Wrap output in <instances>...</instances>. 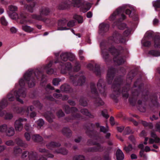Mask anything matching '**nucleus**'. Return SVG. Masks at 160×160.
I'll return each instance as SVG.
<instances>
[{"mask_svg":"<svg viewBox=\"0 0 160 160\" xmlns=\"http://www.w3.org/2000/svg\"><path fill=\"white\" fill-rule=\"evenodd\" d=\"M91 92L93 95L91 97L94 100L93 101V105L96 107L102 106L104 104V102L98 97V93L96 89L94 83H91L90 85Z\"/></svg>","mask_w":160,"mask_h":160,"instance_id":"f257e3e1","label":"nucleus"},{"mask_svg":"<svg viewBox=\"0 0 160 160\" xmlns=\"http://www.w3.org/2000/svg\"><path fill=\"white\" fill-rule=\"evenodd\" d=\"M19 84L22 88L19 89L18 91H15L14 94L16 97L17 100L21 103L23 104V102L21 98H25L26 95V89L23 88L25 84L24 80L23 79L20 80L19 82Z\"/></svg>","mask_w":160,"mask_h":160,"instance_id":"f03ea898","label":"nucleus"},{"mask_svg":"<svg viewBox=\"0 0 160 160\" xmlns=\"http://www.w3.org/2000/svg\"><path fill=\"white\" fill-rule=\"evenodd\" d=\"M69 75L70 81L75 86H82L85 82V78L83 76H80L75 73L72 74L70 72H69Z\"/></svg>","mask_w":160,"mask_h":160,"instance_id":"7ed1b4c3","label":"nucleus"},{"mask_svg":"<svg viewBox=\"0 0 160 160\" xmlns=\"http://www.w3.org/2000/svg\"><path fill=\"white\" fill-rule=\"evenodd\" d=\"M62 108L64 110L65 112L67 114H68L71 112L72 113V115L70 118H66L68 121L70 120H73L80 118L81 116L79 113L75 114V113L78 111V109L76 107H73L70 108L68 105H63L62 107Z\"/></svg>","mask_w":160,"mask_h":160,"instance_id":"20e7f679","label":"nucleus"},{"mask_svg":"<svg viewBox=\"0 0 160 160\" xmlns=\"http://www.w3.org/2000/svg\"><path fill=\"white\" fill-rule=\"evenodd\" d=\"M122 80L121 77L116 78L112 85V88L113 90V94L117 97L120 93V86L122 83Z\"/></svg>","mask_w":160,"mask_h":160,"instance_id":"39448f33","label":"nucleus"},{"mask_svg":"<svg viewBox=\"0 0 160 160\" xmlns=\"http://www.w3.org/2000/svg\"><path fill=\"white\" fill-rule=\"evenodd\" d=\"M109 51L114 56L113 61L115 64L120 65L124 63V60L123 58L122 57L119 56V52L114 47L112 46L109 48Z\"/></svg>","mask_w":160,"mask_h":160,"instance_id":"423d86ee","label":"nucleus"},{"mask_svg":"<svg viewBox=\"0 0 160 160\" xmlns=\"http://www.w3.org/2000/svg\"><path fill=\"white\" fill-rule=\"evenodd\" d=\"M110 39L116 43H121L123 44H125L127 41L126 37L124 36H121L116 31H115L113 33L112 36L110 38Z\"/></svg>","mask_w":160,"mask_h":160,"instance_id":"0eeeda50","label":"nucleus"},{"mask_svg":"<svg viewBox=\"0 0 160 160\" xmlns=\"http://www.w3.org/2000/svg\"><path fill=\"white\" fill-rule=\"evenodd\" d=\"M32 71H28L24 75V78L27 81L28 86L30 88L34 87L35 85V80L32 76Z\"/></svg>","mask_w":160,"mask_h":160,"instance_id":"6e6552de","label":"nucleus"},{"mask_svg":"<svg viewBox=\"0 0 160 160\" xmlns=\"http://www.w3.org/2000/svg\"><path fill=\"white\" fill-rule=\"evenodd\" d=\"M36 156L37 153L35 152L25 151L22 153L21 158L23 160H26L27 158H29V160H32Z\"/></svg>","mask_w":160,"mask_h":160,"instance_id":"1a4fd4ad","label":"nucleus"},{"mask_svg":"<svg viewBox=\"0 0 160 160\" xmlns=\"http://www.w3.org/2000/svg\"><path fill=\"white\" fill-rule=\"evenodd\" d=\"M124 8L123 7H120L118 8L111 15L110 19L111 20H113L117 17L120 14H121V17L122 20L125 19L126 18V16L122 13L123 11Z\"/></svg>","mask_w":160,"mask_h":160,"instance_id":"9d476101","label":"nucleus"},{"mask_svg":"<svg viewBox=\"0 0 160 160\" xmlns=\"http://www.w3.org/2000/svg\"><path fill=\"white\" fill-rule=\"evenodd\" d=\"M27 121V119L26 118H20L17 120L14 123V127L15 130L16 131H21L23 128V125L22 122Z\"/></svg>","mask_w":160,"mask_h":160,"instance_id":"9b49d317","label":"nucleus"},{"mask_svg":"<svg viewBox=\"0 0 160 160\" xmlns=\"http://www.w3.org/2000/svg\"><path fill=\"white\" fill-rule=\"evenodd\" d=\"M115 72L114 69L111 68L108 70L107 74V81L108 84H110L112 82Z\"/></svg>","mask_w":160,"mask_h":160,"instance_id":"f8f14e48","label":"nucleus"},{"mask_svg":"<svg viewBox=\"0 0 160 160\" xmlns=\"http://www.w3.org/2000/svg\"><path fill=\"white\" fill-rule=\"evenodd\" d=\"M71 2L69 1H66L60 3L57 6V8L60 10H64L70 7Z\"/></svg>","mask_w":160,"mask_h":160,"instance_id":"ddd939ff","label":"nucleus"},{"mask_svg":"<svg viewBox=\"0 0 160 160\" xmlns=\"http://www.w3.org/2000/svg\"><path fill=\"white\" fill-rule=\"evenodd\" d=\"M61 65V72L63 74L66 73L67 71H70L72 69L71 63L69 62H67L64 64L62 63Z\"/></svg>","mask_w":160,"mask_h":160,"instance_id":"4468645a","label":"nucleus"},{"mask_svg":"<svg viewBox=\"0 0 160 160\" xmlns=\"http://www.w3.org/2000/svg\"><path fill=\"white\" fill-rule=\"evenodd\" d=\"M14 111L18 113L23 114L25 112L28 115L29 114V107L27 106L19 107H16L14 109Z\"/></svg>","mask_w":160,"mask_h":160,"instance_id":"2eb2a0df","label":"nucleus"},{"mask_svg":"<svg viewBox=\"0 0 160 160\" xmlns=\"http://www.w3.org/2000/svg\"><path fill=\"white\" fill-rule=\"evenodd\" d=\"M67 22V21L65 19L59 20L58 23V30H63L68 29L66 27H64Z\"/></svg>","mask_w":160,"mask_h":160,"instance_id":"dca6fc26","label":"nucleus"},{"mask_svg":"<svg viewBox=\"0 0 160 160\" xmlns=\"http://www.w3.org/2000/svg\"><path fill=\"white\" fill-rule=\"evenodd\" d=\"M34 74L36 76L38 79L39 77H42L41 82L40 84L42 86L44 85L46 82V79H44V76L43 75L42 73L39 70L37 69L35 70Z\"/></svg>","mask_w":160,"mask_h":160,"instance_id":"f3484780","label":"nucleus"},{"mask_svg":"<svg viewBox=\"0 0 160 160\" xmlns=\"http://www.w3.org/2000/svg\"><path fill=\"white\" fill-rule=\"evenodd\" d=\"M98 88L101 93H104L105 92V83L103 80L102 79H100L97 84Z\"/></svg>","mask_w":160,"mask_h":160,"instance_id":"a211bd4d","label":"nucleus"},{"mask_svg":"<svg viewBox=\"0 0 160 160\" xmlns=\"http://www.w3.org/2000/svg\"><path fill=\"white\" fill-rule=\"evenodd\" d=\"M43 116L50 123L53 122V120L55 118L54 115L50 112H48L45 113L44 114Z\"/></svg>","mask_w":160,"mask_h":160,"instance_id":"6ab92c4d","label":"nucleus"},{"mask_svg":"<svg viewBox=\"0 0 160 160\" xmlns=\"http://www.w3.org/2000/svg\"><path fill=\"white\" fill-rule=\"evenodd\" d=\"M60 144L58 142H51L46 145V147L50 149H52L56 147H58L60 146Z\"/></svg>","mask_w":160,"mask_h":160,"instance_id":"aec40b11","label":"nucleus"},{"mask_svg":"<svg viewBox=\"0 0 160 160\" xmlns=\"http://www.w3.org/2000/svg\"><path fill=\"white\" fill-rule=\"evenodd\" d=\"M100 32L101 33L107 32L109 30V25L108 24L105 23L101 24L99 27Z\"/></svg>","mask_w":160,"mask_h":160,"instance_id":"412c9836","label":"nucleus"},{"mask_svg":"<svg viewBox=\"0 0 160 160\" xmlns=\"http://www.w3.org/2000/svg\"><path fill=\"white\" fill-rule=\"evenodd\" d=\"M62 134L67 137H70L72 135L71 130L68 128H64L62 130Z\"/></svg>","mask_w":160,"mask_h":160,"instance_id":"4be33fe9","label":"nucleus"},{"mask_svg":"<svg viewBox=\"0 0 160 160\" xmlns=\"http://www.w3.org/2000/svg\"><path fill=\"white\" fill-rule=\"evenodd\" d=\"M36 4V2H33L30 5L25 4L24 8L26 9H27L28 11L32 13L33 12V8Z\"/></svg>","mask_w":160,"mask_h":160,"instance_id":"5701e85b","label":"nucleus"},{"mask_svg":"<svg viewBox=\"0 0 160 160\" xmlns=\"http://www.w3.org/2000/svg\"><path fill=\"white\" fill-rule=\"evenodd\" d=\"M50 12L49 9L47 7H42L39 9V13L42 16H46Z\"/></svg>","mask_w":160,"mask_h":160,"instance_id":"b1692460","label":"nucleus"},{"mask_svg":"<svg viewBox=\"0 0 160 160\" xmlns=\"http://www.w3.org/2000/svg\"><path fill=\"white\" fill-rule=\"evenodd\" d=\"M52 62L50 61L45 66L44 68V69L46 71L48 74H51L53 73L54 70L52 68H49L52 65Z\"/></svg>","mask_w":160,"mask_h":160,"instance_id":"393cba45","label":"nucleus"},{"mask_svg":"<svg viewBox=\"0 0 160 160\" xmlns=\"http://www.w3.org/2000/svg\"><path fill=\"white\" fill-rule=\"evenodd\" d=\"M132 92L133 97L132 98H131L130 99L129 102L132 105L134 106L136 104V101L135 100L133 101V99L135 96H138L139 92L137 90L133 91V89L132 90Z\"/></svg>","mask_w":160,"mask_h":160,"instance_id":"a878e982","label":"nucleus"},{"mask_svg":"<svg viewBox=\"0 0 160 160\" xmlns=\"http://www.w3.org/2000/svg\"><path fill=\"white\" fill-rule=\"evenodd\" d=\"M74 7L79 8L84 4L83 0H73L71 3Z\"/></svg>","mask_w":160,"mask_h":160,"instance_id":"bb28decb","label":"nucleus"},{"mask_svg":"<svg viewBox=\"0 0 160 160\" xmlns=\"http://www.w3.org/2000/svg\"><path fill=\"white\" fill-rule=\"evenodd\" d=\"M32 139L35 142H40L43 140L42 137L39 134H37L33 135L32 136Z\"/></svg>","mask_w":160,"mask_h":160,"instance_id":"cd10ccee","label":"nucleus"},{"mask_svg":"<svg viewBox=\"0 0 160 160\" xmlns=\"http://www.w3.org/2000/svg\"><path fill=\"white\" fill-rule=\"evenodd\" d=\"M117 160H122L124 158V155L122 151L120 149H118L116 154Z\"/></svg>","mask_w":160,"mask_h":160,"instance_id":"c85d7f7f","label":"nucleus"},{"mask_svg":"<svg viewBox=\"0 0 160 160\" xmlns=\"http://www.w3.org/2000/svg\"><path fill=\"white\" fill-rule=\"evenodd\" d=\"M72 56V54L70 53L67 52H62L60 55L61 59L64 61H66L69 57Z\"/></svg>","mask_w":160,"mask_h":160,"instance_id":"c756f323","label":"nucleus"},{"mask_svg":"<svg viewBox=\"0 0 160 160\" xmlns=\"http://www.w3.org/2000/svg\"><path fill=\"white\" fill-rule=\"evenodd\" d=\"M15 141L18 145L20 146L26 148L28 146V145L24 141H23L20 138H16Z\"/></svg>","mask_w":160,"mask_h":160,"instance_id":"7c9ffc66","label":"nucleus"},{"mask_svg":"<svg viewBox=\"0 0 160 160\" xmlns=\"http://www.w3.org/2000/svg\"><path fill=\"white\" fill-rule=\"evenodd\" d=\"M31 17L33 19L39 21H43L44 22H45L47 19L46 18H43L42 15L40 14L39 15L33 14L32 15Z\"/></svg>","mask_w":160,"mask_h":160,"instance_id":"2f4dec72","label":"nucleus"},{"mask_svg":"<svg viewBox=\"0 0 160 160\" xmlns=\"http://www.w3.org/2000/svg\"><path fill=\"white\" fill-rule=\"evenodd\" d=\"M80 112L83 114L88 116L91 118H93L94 117V116L91 114L90 112L87 109H82L80 110Z\"/></svg>","mask_w":160,"mask_h":160,"instance_id":"473e14b6","label":"nucleus"},{"mask_svg":"<svg viewBox=\"0 0 160 160\" xmlns=\"http://www.w3.org/2000/svg\"><path fill=\"white\" fill-rule=\"evenodd\" d=\"M102 54L106 62H109L111 61V59L110 58L108 54L105 52V50L102 51Z\"/></svg>","mask_w":160,"mask_h":160,"instance_id":"72a5a7b5","label":"nucleus"},{"mask_svg":"<svg viewBox=\"0 0 160 160\" xmlns=\"http://www.w3.org/2000/svg\"><path fill=\"white\" fill-rule=\"evenodd\" d=\"M154 47L155 48H160V37L158 36H155L154 39Z\"/></svg>","mask_w":160,"mask_h":160,"instance_id":"f704fd0d","label":"nucleus"},{"mask_svg":"<svg viewBox=\"0 0 160 160\" xmlns=\"http://www.w3.org/2000/svg\"><path fill=\"white\" fill-rule=\"evenodd\" d=\"M6 132V135L8 137H11L13 136L15 133V131L14 128L12 127H10L7 130Z\"/></svg>","mask_w":160,"mask_h":160,"instance_id":"c9c22d12","label":"nucleus"},{"mask_svg":"<svg viewBox=\"0 0 160 160\" xmlns=\"http://www.w3.org/2000/svg\"><path fill=\"white\" fill-rule=\"evenodd\" d=\"M70 89L71 88L70 86L66 84L62 85L60 87V89L62 92L69 91Z\"/></svg>","mask_w":160,"mask_h":160,"instance_id":"e433bc0d","label":"nucleus"},{"mask_svg":"<svg viewBox=\"0 0 160 160\" xmlns=\"http://www.w3.org/2000/svg\"><path fill=\"white\" fill-rule=\"evenodd\" d=\"M141 123L144 127H148L149 128L152 129L153 127L152 124L151 122H148L145 121L141 120Z\"/></svg>","mask_w":160,"mask_h":160,"instance_id":"4c0bfd02","label":"nucleus"},{"mask_svg":"<svg viewBox=\"0 0 160 160\" xmlns=\"http://www.w3.org/2000/svg\"><path fill=\"white\" fill-rule=\"evenodd\" d=\"M153 32L152 31L147 32L145 35V38L147 39H149L154 37Z\"/></svg>","mask_w":160,"mask_h":160,"instance_id":"58836bf2","label":"nucleus"},{"mask_svg":"<svg viewBox=\"0 0 160 160\" xmlns=\"http://www.w3.org/2000/svg\"><path fill=\"white\" fill-rule=\"evenodd\" d=\"M94 72L97 76H100L101 74L100 67L99 65L96 64L95 65Z\"/></svg>","mask_w":160,"mask_h":160,"instance_id":"ea45409f","label":"nucleus"},{"mask_svg":"<svg viewBox=\"0 0 160 160\" xmlns=\"http://www.w3.org/2000/svg\"><path fill=\"white\" fill-rule=\"evenodd\" d=\"M132 146L131 144H129L128 146L125 145L123 148V150L127 153L132 151Z\"/></svg>","mask_w":160,"mask_h":160,"instance_id":"a19ab883","label":"nucleus"},{"mask_svg":"<svg viewBox=\"0 0 160 160\" xmlns=\"http://www.w3.org/2000/svg\"><path fill=\"white\" fill-rule=\"evenodd\" d=\"M125 87H124L122 90V94L123 96L126 98H128V94L127 93V91L129 89V87L128 86L126 89L125 88Z\"/></svg>","mask_w":160,"mask_h":160,"instance_id":"79ce46f5","label":"nucleus"},{"mask_svg":"<svg viewBox=\"0 0 160 160\" xmlns=\"http://www.w3.org/2000/svg\"><path fill=\"white\" fill-rule=\"evenodd\" d=\"M83 5L85 6V7L84 9V10L82 11V12H85L90 9L91 7L92 4L90 3L86 2L84 3Z\"/></svg>","mask_w":160,"mask_h":160,"instance_id":"37998d69","label":"nucleus"},{"mask_svg":"<svg viewBox=\"0 0 160 160\" xmlns=\"http://www.w3.org/2000/svg\"><path fill=\"white\" fill-rule=\"evenodd\" d=\"M55 152L58 153H61L63 155H66L68 153V151L64 148H62L56 150Z\"/></svg>","mask_w":160,"mask_h":160,"instance_id":"c03bdc74","label":"nucleus"},{"mask_svg":"<svg viewBox=\"0 0 160 160\" xmlns=\"http://www.w3.org/2000/svg\"><path fill=\"white\" fill-rule=\"evenodd\" d=\"M79 102L80 104L84 107L88 105V103L86 101V99L84 97H81Z\"/></svg>","mask_w":160,"mask_h":160,"instance_id":"a18cd8bd","label":"nucleus"},{"mask_svg":"<svg viewBox=\"0 0 160 160\" xmlns=\"http://www.w3.org/2000/svg\"><path fill=\"white\" fill-rule=\"evenodd\" d=\"M8 9L10 11L14 12L18 11V7L15 5H10L8 6Z\"/></svg>","mask_w":160,"mask_h":160,"instance_id":"49530a36","label":"nucleus"},{"mask_svg":"<svg viewBox=\"0 0 160 160\" xmlns=\"http://www.w3.org/2000/svg\"><path fill=\"white\" fill-rule=\"evenodd\" d=\"M22 28L23 30L25 31V32H31L33 30V28H31L30 27L27 25L23 26H22Z\"/></svg>","mask_w":160,"mask_h":160,"instance_id":"de8ad7c7","label":"nucleus"},{"mask_svg":"<svg viewBox=\"0 0 160 160\" xmlns=\"http://www.w3.org/2000/svg\"><path fill=\"white\" fill-rule=\"evenodd\" d=\"M149 53L154 56H160V52L156 50H151L149 51Z\"/></svg>","mask_w":160,"mask_h":160,"instance_id":"09e8293b","label":"nucleus"},{"mask_svg":"<svg viewBox=\"0 0 160 160\" xmlns=\"http://www.w3.org/2000/svg\"><path fill=\"white\" fill-rule=\"evenodd\" d=\"M133 74L132 72H130L128 74L127 78V81L130 83L131 82L132 80V79L133 77Z\"/></svg>","mask_w":160,"mask_h":160,"instance_id":"8fccbe9b","label":"nucleus"},{"mask_svg":"<svg viewBox=\"0 0 160 160\" xmlns=\"http://www.w3.org/2000/svg\"><path fill=\"white\" fill-rule=\"evenodd\" d=\"M33 103L35 106L40 109H41L42 107V105L39 101H34L33 102Z\"/></svg>","mask_w":160,"mask_h":160,"instance_id":"3c124183","label":"nucleus"},{"mask_svg":"<svg viewBox=\"0 0 160 160\" xmlns=\"http://www.w3.org/2000/svg\"><path fill=\"white\" fill-rule=\"evenodd\" d=\"M74 18L77 20L78 23H81L83 22V18L82 17L76 15L74 16Z\"/></svg>","mask_w":160,"mask_h":160,"instance_id":"603ef678","label":"nucleus"},{"mask_svg":"<svg viewBox=\"0 0 160 160\" xmlns=\"http://www.w3.org/2000/svg\"><path fill=\"white\" fill-rule=\"evenodd\" d=\"M7 129L8 128L7 125L3 124L0 126V132H6Z\"/></svg>","mask_w":160,"mask_h":160,"instance_id":"864d4df0","label":"nucleus"},{"mask_svg":"<svg viewBox=\"0 0 160 160\" xmlns=\"http://www.w3.org/2000/svg\"><path fill=\"white\" fill-rule=\"evenodd\" d=\"M80 64L78 62H76L75 63V66L73 70L74 72H78L80 69Z\"/></svg>","mask_w":160,"mask_h":160,"instance_id":"5fc2aeb1","label":"nucleus"},{"mask_svg":"<svg viewBox=\"0 0 160 160\" xmlns=\"http://www.w3.org/2000/svg\"><path fill=\"white\" fill-rule=\"evenodd\" d=\"M153 6L155 8L156 10L157 8H160V0H157L153 3Z\"/></svg>","mask_w":160,"mask_h":160,"instance_id":"6e6d98bb","label":"nucleus"},{"mask_svg":"<svg viewBox=\"0 0 160 160\" xmlns=\"http://www.w3.org/2000/svg\"><path fill=\"white\" fill-rule=\"evenodd\" d=\"M57 116L58 118L63 117L65 114L63 112L61 109L59 110L56 113Z\"/></svg>","mask_w":160,"mask_h":160,"instance_id":"4d7b16f0","label":"nucleus"},{"mask_svg":"<svg viewBox=\"0 0 160 160\" xmlns=\"http://www.w3.org/2000/svg\"><path fill=\"white\" fill-rule=\"evenodd\" d=\"M22 152L21 148L18 147H15L14 148V153L15 154H17L21 153Z\"/></svg>","mask_w":160,"mask_h":160,"instance_id":"13d9d810","label":"nucleus"},{"mask_svg":"<svg viewBox=\"0 0 160 160\" xmlns=\"http://www.w3.org/2000/svg\"><path fill=\"white\" fill-rule=\"evenodd\" d=\"M73 160H85L84 157L82 155H77L73 157Z\"/></svg>","mask_w":160,"mask_h":160,"instance_id":"bf43d9fd","label":"nucleus"},{"mask_svg":"<svg viewBox=\"0 0 160 160\" xmlns=\"http://www.w3.org/2000/svg\"><path fill=\"white\" fill-rule=\"evenodd\" d=\"M7 98L10 101H13L15 99L14 95L12 93H9L7 95Z\"/></svg>","mask_w":160,"mask_h":160,"instance_id":"052dcab7","label":"nucleus"},{"mask_svg":"<svg viewBox=\"0 0 160 160\" xmlns=\"http://www.w3.org/2000/svg\"><path fill=\"white\" fill-rule=\"evenodd\" d=\"M37 123L38 126L42 127L44 124V120L42 119H40L37 122Z\"/></svg>","mask_w":160,"mask_h":160,"instance_id":"680f3d73","label":"nucleus"},{"mask_svg":"<svg viewBox=\"0 0 160 160\" xmlns=\"http://www.w3.org/2000/svg\"><path fill=\"white\" fill-rule=\"evenodd\" d=\"M126 25L125 23H120L118 25V28L120 30H123L126 28Z\"/></svg>","mask_w":160,"mask_h":160,"instance_id":"e2e57ef3","label":"nucleus"},{"mask_svg":"<svg viewBox=\"0 0 160 160\" xmlns=\"http://www.w3.org/2000/svg\"><path fill=\"white\" fill-rule=\"evenodd\" d=\"M131 132V130L129 127H127L125 129L123 133V135H125L127 134H128Z\"/></svg>","mask_w":160,"mask_h":160,"instance_id":"0e129e2a","label":"nucleus"},{"mask_svg":"<svg viewBox=\"0 0 160 160\" xmlns=\"http://www.w3.org/2000/svg\"><path fill=\"white\" fill-rule=\"evenodd\" d=\"M74 24L75 22L74 20H71L69 21L68 23L67 22V26L69 28H71L74 26Z\"/></svg>","mask_w":160,"mask_h":160,"instance_id":"69168bd1","label":"nucleus"},{"mask_svg":"<svg viewBox=\"0 0 160 160\" xmlns=\"http://www.w3.org/2000/svg\"><path fill=\"white\" fill-rule=\"evenodd\" d=\"M139 154L141 157H142L144 159H147L146 154L144 153V151L143 150H142L140 151Z\"/></svg>","mask_w":160,"mask_h":160,"instance_id":"338daca9","label":"nucleus"},{"mask_svg":"<svg viewBox=\"0 0 160 160\" xmlns=\"http://www.w3.org/2000/svg\"><path fill=\"white\" fill-rule=\"evenodd\" d=\"M0 104L3 108H4L6 107L8 104L7 101L6 99H3L0 102Z\"/></svg>","mask_w":160,"mask_h":160,"instance_id":"774afa93","label":"nucleus"}]
</instances>
